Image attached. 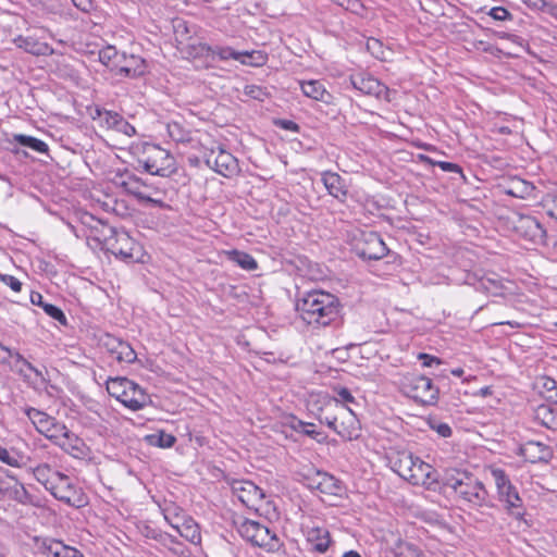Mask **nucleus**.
Returning a JSON list of instances; mask_svg holds the SVG:
<instances>
[{
	"mask_svg": "<svg viewBox=\"0 0 557 557\" xmlns=\"http://www.w3.org/2000/svg\"><path fill=\"white\" fill-rule=\"evenodd\" d=\"M339 300L330 293L312 290L307 293L296 304L301 319L308 324L327 326L339 315Z\"/></svg>",
	"mask_w": 557,
	"mask_h": 557,
	"instance_id": "obj_1",
	"label": "nucleus"
},
{
	"mask_svg": "<svg viewBox=\"0 0 557 557\" xmlns=\"http://www.w3.org/2000/svg\"><path fill=\"white\" fill-rule=\"evenodd\" d=\"M318 419L344 440L351 441L359 436L360 424L357 416L338 399L324 397Z\"/></svg>",
	"mask_w": 557,
	"mask_h": 557,
	"instance_id": "obj_2",
	"label": "nucleus"
},
{
	"mask_svg": "<svg viewBox=\"0 0 557 557\" xmlns=\"http://www.w3.org/2000/svg\"><path fill=\"white\" fill-rule=\"evenodd\" d=\"M108 393L126 408L137 411L150 403L149 395L135 382L126 377H111L107 381Z\"/></svg>",
	"mask_w": 557,
	"mask_h": 557,
	"instance_id": "obj_3",
	"label": "nucleus"
},
{
	"mask_svg": "<svg viewBox=\"0 0 557 557\" xmlns=\"http://www.w3.org/2000/svg\"><path fill=\"white\" fill-rule=\"evenodd\" d=\"M138 163L151 175L170 176L176 171L174 157L160 146L146 144Z\"/></svg>",
	"mask_w": 557,
	"mask_h": 557,
	"instance_id": "obj_4",
	"label": "nucleus"
},
{
	"mask_svg": "<svg viewBox=\"0 0 557 557\" xmlns=\"http://www.w3.org/2000/svg\"><path fill=\"white\" fill-rule=\"evenodd\" d=\"M397 384L405 395L417 403L430 405L436 399L437 388L429 377L411 373L400 374Z\"/></svg>",
	"mask_w": 557,
	"mask_h": 557,
	"instance_id": "obj_5",
	"label": "nucleus"
},
{
	"mask_svg": "<svg viewBox=\"0 0 557 557\" xmlns=\"http://www.w3.org/2000/svg\"><path fill=\"white\" fill-rule=\"evenodd\" d=\"M238 532L247 542L269 552L277 550L281 546L276 534L258 521L244 519L238 525Z\"/></svg>",
	"mask_w": 557,
	"mask_h": 557,
	"instance_id": "obj_6",
	"label": "nucleus"
},
{
	"mask_svg": "<svg viewBox=\"0 0 557 557\" xmlns=\"http://www.w3.org/2000/svg\"><path fill=\"white\" fill-rule=\"evenodd\" d=\"M486 490L472 476L455 472V499L458 503H469L473 506H481L486 499Z\"/></svg>",
	"mask_w": 557,
	"mask_h": 557,
	"instance_id": "obj_7",
	"label": "nucleus"
},
{
	"mask_svg": "<svg viewBox=\"0 0 557 557\" xmlns=\"http://www.w3.org/2000/svg\"><path fill=\"white\" fill-rule=\"evenodd\" d=\"M57 499L75 508L87 504L86 496L74 481L63 472H60L48 490Z\"/></svg>",
	"mask_w": 557,
	"mask_h": 557,
	"instance_id": "obj_8",
	"label": "nucleus"
},
{
	"mask_svg": "<svg viewBox=\"0 0 557 557\" xmlns=\"http://www.w3.org/2000/svg\"><path fill=\"white\" fill-rule=\"evenodd\" d=\"M232 492L239 502L256 512H260L263 505H269V502H264L265 495L262 490L251 481H234L232 483Z\"/></svg>",
	"mask_w": 557,
	"mask_h": 557,
	"instance_id": "obj_9",
	"label": "nucleus"
},
{
	"mask_svg": "<svg viewBox=\"0 0 557 557\" xmlns=\"http://www.w3.org/2000/svg\"><path fill=\"white\" fill-rule=\"evenodd\" d=\"M466 284L474 286L476 290L496 297H503L510 292V282L502 280L495 273H488L482 276H478L475 273H468Z\"/></svg>",
	"mask_w": 557,
	"mask_h": 557,
	"instance_id": "obj_10",
	"label": "nucleus"
},
{
	"mask_svg": "<svg viewBox=\"0 0 557 557\" xmlns=\"http://www.w3.org/2000/svg\"><path fill=\"white\" fill-rule=\"evenodd\" d=\"M358 255L366 259H381L386 256L388 249L375 232H361L355 244Z\"/></svg>",
	"mask_w": 557,
	"mask_h": 557,
	"instance_id": "obj_11",
	"label": "nucleus"
},
{
	"mask_svg": "<svg viewBox=\"0 0 557 557\" xmlns=\"http://www.w3.org/2000/svg\"><path fill=\"white\" fill-rule=\"evenodd\" d=\"M492 476L497 486L499 498L506 504L507 509H521L522 499L520 498L516 487L510 483L505 471L502 469H493Z\"/></svg>",
	"mask_w": 557,
	"mask_h": 557,
	"instance_id": "obj_12",
	"label": "nucleus"
},
{
	"mask_svg": "<svg viewBox=\"0 0 557 557\" xmlns=\"http://www.w3.org/2000/svg\"><path fill=\"white\" fill-rule=\"evenodd\" d=\"M350 83L354 88L364 95L391 101L389 89L371 75L364 73L351 75Z\"/></svg>",
	"mask_w": 557,
	"mask_h": 557,
	"instance_id": "obj_13",
	"label": "nucleus"
},
{
	"mask_svg": "<svg viewBox=\"0 0 557 557\" xmlns=\"http://www.w3.org/2000/svg\"><path fill=\"white\" fill-rule=\"evenodd\" d=\"M172 509L168 508L164 510V519L181 536L195 545H199L201 543V533L198 523L194 519L181 515H176L174 519L170 518Z\"/></svg>",
	"mask_w": 557,
	"mask_h": 557,
	"instance_id": "obj_14",
	"label": "nucleus"
},
{
	"mask_svg": "<svg viewBox=\"0 0 557 557\" xmlns=\"http://www.w3.org/2000/svg\"><path fill=\"white\" fill-rule=\"evenodd\" d=\"M110 250L124 260L139 261L141 258V246L125 232L115 233Z\"/></svg>",
	"mask_w": 557,
	"mask_h": 557,
	"instance_id": "obj_15",
	"label": "nucleus"
},
{
	"mask_svg": "<svg viewBox=\"0 0 557 557\" xmlns=\"http://www.w3.org/2000/svg\"><path fill=\"white\" fill-rule=\"evenodd\" d=\"M513 228L521 237L533 243L544 242L546 235L540 222L530 215L517 214L513 220Z\"/></svg>",
	"mask_w": 557,
	"mask_h": 557,
	"instance_id": "obj_16",
	"label": "nucleus"
},
{
	"mask_svg": "<svg viewBox=\"0 0 557 557\" xmlns=\"http://www.w3.org/2000/svg\"><path fill=\"white\" fill-rule=\"evenodd\" d=\"M207 164L212 168L216 173L230 177L238 172L237 160L227 151L219 148L207 158Z\"/></svg>",
	"mask_w": 557,
	"mask_h": 557,
	"instance_id": "obj_17",
	"label": "nucleus"
},
{
	"mask_svg": "<svg viewBox=\"0 0 557 557\" xmlns=\"http://www.w3.org/2000/svg\"><path fill=\"white\" fill-rule=\"evenodd\" d=\"M57 446L74 458H84L89 451L85 442L69 429L62 434Z\"/></svg>",
	"mask_w": 557,
	"mask_h": 557,
	"instance_id": "obj_18",
	"label": "nucleus"
},
{
	"mask_svg": "<svg viewBox=\"0 0 557 557\" xmlns=\"http://www.w3.org/2000/svg\"><path fill=\"white\" fill-rule=\"evenodd\" d=\"M106 346L117 362L133 363L137 358L133 347L119 338L108 336Z\"/></svg>",
	"mask_w": 557,
	"mask_h": 557,
	"instance_id": "obj_19",
	"label": "nucleus"
},
{
	"mask_svg": "<svg viewBox=\"0 0 557 557\" xmlns=\"http://www.w3.org/2000/svg\"><path fill=\"white\" fill-rule=\"evenodd\" d=\"M39 549L42 554L51 557H84L75 547L67 546L55 540H42Z\"/></svg>",
	"mask_w": 557,
	"mask_h": 557,
	"instance_id": "obj_20",
	"label": "nucleus"
},
{
	"mask_svg": "<svg viewBox=\"0 0 557 557\" xmlns=\"http://www.w3.org/2000/svg\"><path fill=\"white\" fill-rule=\"evenodd\" d=\"M322 182L327 193L334 198L344 201L347 196V188L343 178L335 172L322 173Z\"/></svg>",
	"mask_w": 557,
	"mask_h": 557,
	"instance_id": "obj_21",
	"label": "nucleus"
},
{
	"mask_svg": "<svg viewBox=\"0 0 557 557\" xmlns=\"http://www.w3.org/2000/svg\"><path fill=\"white\" fill-rule=\"evenodd\" d=\"M146 63L145 60L137 55L126 57L124 53L122 54V60L120 61V65L117 69V74L125 75L128 77H137L145 73Z\"/></svg>",
	"mask_w": 557,
	"mask_h": 557,
	"instance_id": "obj_22",
	"label": "nucleus"
},
{
	"mask_svg": "<svg viewBox=\"0 0 557 557\" xmlns=\"http://www.w3.org/2000/svg\"><path fill=\"white\" fill-rule=\"evenodd\" d=\"M300 88L304 95L308 98L326 104L333 101V96L326 90L325 86L320 81L311 79L301 82Z\"/></svg>",
	"mask_w": 557,
	"mask_h": 557,
	"instance_id": "obj_23",
	"label": "nucleus"
},
{
	"mask_svg": "<svg viewBox=\"0 0 557 557\" xmlns=\"http://www.w3.org/2000/svg\"><path fill=\"white\" fill-rule=\"evenodd\" d=\"M14 42L18 48L35 55H48L53 52V49L47 42L40 41L33 36H18Z\"/></svg>",
	"mask_w": 557,
	"mask_h": 557,
	"instance_id": "obj_24",
	"label": "nucleus"
},
{
	"mask_svg": "<svg viewBox=\"0 0 557 557\" xmlns=\"http://www.w3.org/2000/svg\"><path fill=\"white\" fill-rule=\"evenodd\" d=\"M307 541L320 553H324L331 543L329 531L320 527H308L306 531Z\"/></svg>",
	"mask_w": 557,
	"mask_h": 557,
	"instance_id": "obj_25",
	"label": "nucleus"
},
{
	"mask_svg": "<svg viewBox=\"0 0 557 557\" xmlns=\"http://www.w3.org/2000/svg\"><path fill=\"white\" fill-rule=\"evenodd\" d=\"M432 472V467L418 458L417 461H414L411 473L409 474L407 481L413 485L429 484L431 481H433Z\"/></svg>",
	"mask_w": 557,
	"mask_h": 557,
	"instance_id": "obj_26",
	"label": "nucleus"
},
{
	"mask_svg": "<svg viewBox=\"0 0 557 557\" xmlns=\"http://www.w3.org/2000/svg\"><path fill=\"white\" fill-rule=\"evenodd\" d=\"M7 476L10 481L7 483L5 486L0 487V492H2L9 498H12L20 503H26L29 496L24 485L9 472H7Z\"/></svg>",
	"mask_w": 557,
	"mask_h": 557,
	"instance_id": "obj_27",
	"label": "nucleus"
},
{
	"mask_svg": "<svg viewBox=\"0 0 557 557\" xmlns=\"http://www.w3.org/2000/svg\"><path fill=\"white\" fill-rule=\"evenodd\" d=\"M177 50L187 59H197L209 54L211 52V47L194 37L185 45L178 46Z\"/></svg>",
	"mask_w": 557,
	"mask_h": 557,
	"instance_id": "obj_28",
	"label": "nucleus"
},
{
	"mask_svg": "<svg viewBox=\"0 0 557 557\" xmlns=\"http://www.w3.org/2000/svg\"><path fill=\"white\" fill-rule=\"evenodd\" d=\"M30 302L35 306H40L49 317L59 321L61 324H66V318L62 310L52 304L46 302L40 293L33 292L30 294Z\"/></svg>",
	"mask_w": 557,
	"mask_h": 557,
	"instance_id": "obj_29",
	"label": "nucleus"
},
{
	"mask_svg": "<svg viewBox=\"0 0 557 557\" xmlns=\"http://www.w3.org/2000/svg\"><path fill=\"white\" fill-rule=\"evenodd\" d=\"M534 189H535V187L533 186L532 183H530L525 180L519 178V177H513L509 182L506 193L513 197L524 199V198L532 197Z\"/></svg>",
	"mask_w": 557,
	"mask_h": 557,
	"instance_id": "obj_30",
	"label": "nucleus"
},
{
	"mask_svg": "<svg viewBox=\"0 0 557 557\" xmlns=\"http://www.w3.org/2000/svg\"><path fill=\"white\" fill-rule=\"evenodd\" d=\"M26 414L35 425L36 430L42 435L49 431V428L55 421L54 418L35 408L27 409Z\"/></svg>",
	"mask_w": 557,
	"mask_h": 557,
	"instance_id": "obj_31",
	"label": "nucleus"
},
{
	"mask_svg": "<svg viewBox=\"0 0 557 557\" xmlns=\"http://www.w3.org/2000/svg\"><path fill=\"white\" fill-rule=\"evenodd\" d=\"M59 473V470L53 469L48 463L38 465L33 469V474L35 479L39 483H41L47 490H49V487L53 484V481H55Z\"/></svg>",
	"mask_w": 557,
	"mask_h": 557,
	"instance_id": "obj_32",
	"label": "nucleus"
},
{
	"mask_svg": "<svg viewBox=\"0 0 557 557\" xmlns=\"http://www.w3.org/2000/svg\"><path fill=\"white\" fill-rule=\"evenodd\" d=\"M227 259L246 271H253L258 268V263L252 256L239 250L225 251Z\"/></svg>",
	"mask_w": 557,
	"mask_h": 557,
	"instance_id": "obj_33",
	"label": "nucleus"
},
{
	"mask_svg": "<svg viewBox=\"0 0 557 557\" xmlns=\"http://www.w3.org/2000/svg\"><path fill=\"white\" fill-rule=\"evenodd\" d=\"M314 482L315 488L323 494L336 495L341 491L337 480L327 473L318 472Z\"/></svg>",
	"mask_w": 557,
	"mask_h": 557,
	"instance_id": "obj_34",
	"label": "nucleus"
},
{
	"mask_svg": "<svg viewBox=\"0 0 557 557\" xmlns=\"http://www.w3.org/2000/svg\"><path fill=\"white\" fill-rule=\"evenodd\" d=\"M213 54H216L221 60L234 59L239 61L243 64H253L258 61H247V57H253V54H248V52H237L230 47H216L215 49H211Z\"/></svg>",
	"mask_w": 557,
	"mask_h": 557,
	"instance_id": "obj_35",
	"label": "nucleus"
},
{
	"mask_svg": "<svg viewBox=\"0 0 557 557\" xmlns=\"http://www.w3.org/2000/svg\"><path fill=\"white\" fill-rule=\"evenodd\" d=\"M418 457L412 456L411 454H401L399 458L395 461L394 467L395 471L405 480L408 479L411 473V469L417 461Z\"/></svg>",
	"mask_w": 557,
	"mask_h": 557,
	"instance_id": "obj_36",
	"label": "nucleus"
},
{
	"mask_svg": "<svg viewBox=\"0 0 557 557\" xmlns=\"http://www.w3.org/2000/svg\"><path fill=\"white\" fill-rule=\"evenodd\" d=\"M471 200L472 202H468L463 198H458V212L462 215V218L469 220H478L482 212L476 205L478 200L475 198H472Z\"/></svg>",
	"mask_w": 557,
	"mask_h": 557,
	"instance_id": "obj_37",
	"label": "nucleus"
},
{
	"mask_svg": "<svg viewBox=\"0 0 557 557\" xmlns=\"http://www.w3.org/2000/svg\"><path fill=\"white\" fill-rule=\"evenodd\" d=\"M174 35H175V42L176 48L178 49V46L185 45L188 40H191L194 36L191 35V29L187 22L183 20H176L174 22Z\"/></svg>",
	"mask_w": 557,
	"mask_h": 557,
	"instance_id": "obj_38",
	"label": "nucleus"
},
{
	"mask_svg": "<svg viewBox=\"0 0 557 557\" xmlns=\"http://www.w3.org/2000/svg\"><path fill=\"white\" fill-rule=\"evenodd\" d=\"M121 60L122 55L119 54L113 46H107L99 51V61L106 66H112L117 70Z\"/></svg>",
	"mask_w": 557,
	"mask_h": 557,
	"instance_id": "obj_39",
	"label": "nucleus"
},
{
	"mask_svg": "<svg viewBox=\"0 0 557 557\" xmlns=\"http://www.w3.org/2000/svg\"><path fill=\"white\" fill-rule=\"evenodd\" d=\"M14 140L22 146L28 147L37 152L42 153L48 150V146L45 141L32 136L18 134L14 136Z\"/></svg>",
	"mask_w": 557,
	"mask_h": 557,
	"instance_id": "obj_40",
	"label": "nucleus"
},
{
	"mask_svg": "<svg viewBox=\"0 0 557 557\" xmlns=\"http://www.w3.org/2000/svg\"><path fill=\"white\" fill-rule=\"evenodd\" d=\"M0 461L14 468H22L25 463L24 456L22 454L14 449L9 450L5 447H2L1 449Z\"/></svg>",
	"mask_w": 557,
	"mask_h": 557,
	"instance_id": "obj_41",
	"label": "nucleus"
},
{
	"mask_svg": "<svg viewBox=\"0 0 557 557\" xmlns=\"http://www.w3.org/2000/svg\"><path fill=\"white\" fill-rule=\"evenodd\" d=\"M536 417L542 421V424L548 429L557 428V412L548 406H540L536 410Z\"/></svg>",
	"mask_w": 557,
	"mask_h": 557,
	"instance_id": "obj_42",
	"label": "nucleus"
},
{
	"mask_svg": "<svg viewBox=\"0 0 557 557\" xmlns=\"http://www.w3.org/2000/svg\"><path fill=\"white\" fill-rule=\"evenodd\" d=\"M367 49L373 57L382 61H386L391 54L389 50L385 49L383 44L375 38L368 39Z\"/></svg>",
	"mask_w": 557,
	"mask_h": 557,
	"instance_id": "obj_43",
	"label": "nucleus"
},
{
	"mask_svg": "<svg viewBox=\"0 0 557 557\" xmlns=\"http://www.w3.org/2000/svg\"><path fill=\"white\" fill-rule=\"evenodd\" d=\"M148 440L151 445H154V446H158L161 448H170L176 442V438L174 435L168 434L164 432H159L157 434H152V435L148 436Z\"/></svg>",
	"mask_w": 557,
	"mask_h": 557,
	"instance_id": "obj_44",
	"label": "nucleus"
},
{
	"mask_svg": "<svg viewBox=\"0 0 557 557\" xmlns=\"http://www.w3.org/2000/svg\"><path fill=\"white\" fill-rule=\"evenodd\" d=\"M125 185L127 186V191L134 195L138 200L144 202H151L154 205H161L162 202L159 200H154L150 196L144 193L143 186L138 185L137 182L128 183Z\"/></svg>",
	"mask_w": 557,
	"mask_h": 557,
	"instance_id": "obj_45",
	"label": "nucleus"
},
{
	"mask_svg": "<svg viewBox=\"0 0 557 557\" xmlns=\"http://www.w3.org/2000/svg\"><path fill=\"white\" fill-rule=\"evenodd\" d=\"M97 115L101 119V123L109 129H114L121 115L113 111H101L97 109Z\"/></svg>",
	"mask_w": 557,
	"mask_h": 557,
	"instance_id": "obj_46",
	"label": "nucleus"
},
{
	"mask_svg": "<svg viewBox=\"0 0 557 557\" xmlns=\"http://www.w3.org/2000/svg\"><path fill=\"white\" fill-rule=\"evenodd\" d=\"M66 425L58 422L57 420L49 428V431L44 435L51 441L54 445L58 444L59 440H61L62 434L66 431Z\"/></svg>",
	"mask_w": 557,
	"mask_h": 557,
	"instance_id": "obj_47",
	"label": "nucleus"
},
{
	"mask_svg": "<svg viewBox=\"0 0 557 557\" xmlns=\"http://www.w3.org/2000/svg\"><path fill=\"white\" fill-rule=\"evenodd\" d=\"M543 202L547 208V213L557 220V190L547 193L543 199Z\"/></svg>",
	"mask_w": 557,
	"mask_h": 557,
	"instance_id": "obj_48",
	"label": "nucleus"
},
{
	"mask_svg": "<svg viewBox=\"0 0 557 557\" xmlns=\"http://www.w3.org/2000/svg\"><path fill=\"white\" fill-rule=\"evenodd\" d=\"M114 131L126 135L127 137H132L136 134V129L133 125H131L123 116L116 123Z\"/></svg>",
	"mask_w": 557,
	"mask_h": 557,
	"instance_id": "obj_49",
	"label": "nucleus"
},
{
	"mask_svg": "<svg viewBox=\"0 0 557 557\" xmlns=\"http://www.w3.org/2000/svg\"><path fill=\"white\" fill-rule=\"evenodd\" d=\"M488 15L496 21H506L512 17L511 13L503 7L492 8L488 12Z\"/></svg>",
	"mask_w": 557,
	"mask_h": 557,
	"instance_id": "obj_50",
	"label": "nucleus"
},
{
	"mask_svg": "<svg viewBox=\"0 0 557 557\" xmlns=\"http://www.w3.org/2000/svg\"><path fill=\"white\" fill-rule=\"evenodd\" d=\"M0 280L14 292H20L22 288V283L12 275L0 274Z\"/></svg>",
	"mask_w": 557,
	"mask_h": 557,
	"instance_id": "obj_51",
	"label": "nucleus"
},
{
	"mask_svg": "<svg viewBox=\"0 0 557 557\" xmlns=\"http://www.w3.org/2000/svg\"><path fill=\"white\" fill-rule=\"evenodd\" d=\"M527 7L536 11H545L548 2L545 0H521Z\"/></svg>",
	"mask_w": 557,
	"mask_h": 557,
	"instance_id": "obj_52",
	"label": "nucleus"
},
{
	"mask_svg": "<svg viewBox=\"0 0 557 557\" xmlns=\"http://www.w3.org/2000/svg\"><path fill=\"white\" fill-rule=\"evenodd\" d=\"M14 357H15L17 363H21L27 370L34 372L37 376L42 377L41 372L38 369H36L32 363H29L26 359H24L22 355H20L18 352H15Z\"/></svg>",
	"mask_w": 557,
	"mask_h": 557,
	"instance_id": "obj_53",
	"label": "nucleus"
},
{
	"mask_svg": "<svg viewBox=\"0 0 557 557\" xmlns=\"http://www.w3.org/2000/svg\"><path fill=\"white\" fill-rule=\"evenodd\" d=\"M337 395L338 397L341 398V403H354L355 401V398L354 396L351 395V393L349 392V389L345 388V387H341L337 389Z\"/></svg>",
	"mask_w": 557,
	"mask_h": 557,
	"instance_id": "obj_54",
	"label": "nucleus"
},
{
	"mask_svg": "<svg viewBox=\"0 0 557 557\" xmlns=\"http://www.w3.org/2000/svg\"><path fill=\"white\" fill-rule=\"evenodd\" d=\"M418 358L422 361L424 367H432L433 364H440L441 361L433 356L426 354H419Z\"/></svg>",
	"mask_w": 557,
	"mask_h": 557,
	"instance_id": "obj_55",
	"label": "nucleus"
},
{
	"mask_svg": "<svg viewBox=\"0 0 557 557\" xmlns=\"http://www.w3.org/2000/svg\"><path fill=\"white\" fill-rule=\"evenodd\" d=\"M434 429L443 437H448L451 434L450 426L448 424H446V423H441V424L434 426Z\"/></svg>",
	"mask_w": 557,
	"mask_h": 557,
	"instance_id": "obj_56",
	"label": "nucleus"
},
{
	"mask_svg": "<svg viewBox=\"0 0 557 557\" xmlns=\"http://www.w3.org/2000/svg\"><path fill=\"white\" fill-rule=\"evenodd\" d=\"M74 5L79 10L87 12L91 8V0H72Z\"/></svg>",
	"mask_w": 557,
	"mask_h": 557,
	"instance_id": "obj_57",
	"label": "nucleus"
},
{
	"mask_svg": "<svg viewBox=\"0 0 557 557\" xmlns=\"http://www.w3.org/2000/svg\"><path fill=\"white\" fill-rule=\"evenodd\" d=\"M248 54H253V57H247V61H258L257 63H253L252 65H260L264 62V57L260 52H248Z\"/></svg>",
	"mask_w": 557,
	"mask_h": 557,
	"instance_id": "obj_58",
	"label": "nucleus"
},
{
	"mask_svg": "<svg viewBox=\"0 0 557 557\" xmlns=\"http://www.w3.org/2000/svg\"><path fill=\"white\" fill-rule=\"evenodd\" d=\"M544 12L557 20V4L548 3Z\"/></svg>",
	"mask_w": 557,
	"mask_h": 557,
	"instance_id": "obj_59",
	"label": "nucleus"
},
{
	"mask_svg": "<svg viewBox=\"0 0 557 557\" xmlns=\"http://www.w3.org/2000/svg\"><path fill=\"white\" fill-rule=\"evenodd\" d=\"M504 37H506L510 41L519 45L520 47H523V39L521 37L516 36V35H511V34H506Z\"/></svg>",
	"mask_w": 557,
	"mask_h": 557,
	"instance_id": "obj_60",
	"label": "nucleus"
},
{
	"mask_svg": "<svg viewBox=\"0 0 557 557\" xmlns=\"http://www.w3.org/2000/svg\"><path fill=\"white\" fill-rule=\"evenodd\" d=\"M282 125L284 128L289 131H298V125L293 121H283Z\"/></svg>",
	"mask_w": 557,
	"mask_h": 557,
	"instance_id": "obj_61",
	"label": "nucleus"
},
{
	"mask_svg": "<svg viewBox=\"0 0 557 557\" xmlns=\"http://www.w3.org/2000/svg\"><path fill=\"white\" fill-rule=\"evenodd\" d=\"M298 423H299V425L304 426L302 431H304L305 434L310 435V436L313 435L314 431L311 430V429H308L309 426H312L311 423H305L302 421H299Z\"/></svg>",
	"mask_w": 557,
	"mask_h": 557,
	"instance_id": "obj_62",
	"label": "nucleus"
},
{
	"mask_svg": "<svg viewBox=\"0 0 557 557\" xmlns=\"http://www.w3.org/2000/svg\"><path fill=\"white\" fill-rule=\"evenodd\" d=\"M463 233L467 237H474L476 235V228L472 225H468Z\"/></svg>",
	"mask_w": 557,
	"mask_h": 557,
	"instance_id": "obj_63",
	"label": "nucleus"
},
{
	"mask_svg": "<svg viewBox=\"0 0 557 557\" xmlns=\"http://www.w3.org/2000/svg\"><path fill=\"white\" fill-rule=\"evenodd\" d=\"M543 447H544V445H542L541 443L530 442L527 444L525 449L533 450V449H541Z\"/></svg>",
	"mask_w": 557,
	"mask_h": 557,
	"instance_id": "obj_64",
	"label": "nucleus"
}]
</instances>
